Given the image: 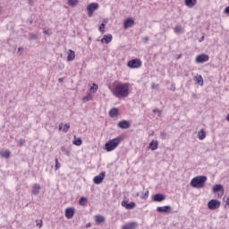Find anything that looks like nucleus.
<instances>
[{
  "label": "nucleus",
  "mask_w": 229,
  "mask_h": 229,
  "mask_svg": "<svg viewBox=\"0 0 229 229\" xmlns=\"http://www.w3.org/2000/svg\"><path fill=\"white\" fill-rule=\"evenodd\" d=\"M75 140L72 141V144H74V146H81V144H83V140H81V138H76V136H74Z\"/></svg>",
  "instance_id": "393cba45"
},
{
  "label": "nucleus",
  "mask_w": 229,
  "mask_h": 229,
  "mask_svg": "<svg viewBox=\"0 0 229 229\" xmlns=\"http://www.w3.org/2000/svg\"><path fill=\"white\" fill-rule=\"evenodd\" d=\"M117 114H118L117 108H112V109L109 111V115H110V117H115V116H117Z\"/></svg>",
  "instance_id": "a878e982"
},
{
  "label": "nucleus",
  "mask_w": 229,
  "mask_h": 229,
  "mask_svg": "<svg viewBox=\"0 0 229 229\" xmlns=\"http://www.w3.org/2000/svg\"><path fill=\"white\" fill-rule=\"evenodd\" d=\"M37 38H38V34H33V33L29 34V40H37Z\"/></svg>",
  "instance_id": "c85d7f7f"
},
{
  "label": "nucleus",
  "mask_w": 229,
  "mask_h": 229,
  "mask_svg": "<svg viewBox=\"0 0 229 229\" xmlns=\"http://www.w3.org/2000/svg\"><path fill=\"white\" fill-rule=\"evenodd\" d=\"M100 42L102 44H110L112 42V34L104 35Z\"/></svg>",
  "instance_id": "2eb2a0df"
},
{
  "label": "nucleus",
  "mask_w": 229,
  "mask_h": 229,
  "mask_svg": "<svg viewBox=\"0 0 229 229\" xmlns=\"http://www.w3.org/2000/svg\"><path fill=\"white\" fill-rule=\"evenodd\" d=\"M37 226H38L39 228H41V226H42V220H40V223H38V224H37Z\"/></svg>",
  "instance_id": "09e8293b"
},
{
  "label": "nucleus",
  "mask_w": 229,
  "mask_h": 229,
  "mask_svg": "<svg viewBox=\"0 0 229 229\" xmlns=\"http://www.w3.org/2000/svg\"><path fill=\"white\" fill-rule=\"evenodd\" d=\"M209 59L210 57L208 56V55L201 54L196 57L195 61L196 64H205V62H208Z\"/></svg>",
  "instance_id": "6e6552de"
},
{
  "label": "nucleus",
  "mask_w": 229,
  "mask_h": 229,
  "mask_svg": "<svg viewBox=\"0 0 229 229\" xmlns=\"http://www.w3.org/2000/svg\"><path fill=\"white\" fill-rule=\"evenodd\" d=\"M207 182V176L205 175H199L197 177H194L191 181V185L194 189H203L205 187V182Z\"/></svg>",
  "instance_id": "f03ea898"
},
{
  "label": "nucleus",
  "mask_w": 229,
  "mask_h": 229,
  "mask_svg": "<svg viewBox=\"0 0 229 229\" xmlns=\"http://www.w3.org/2000/svg\"><path fill=\"white\" fill-rule=\"evenodd\" d=\"M105 26H106V23L102 22L98 28V30H99L100 33H102V35H103V33H105Z\"/></svg>",
  "instance_id": "473e14b6"
},
{
  "label": "nucleus",
  "mask_w": 229,
  "mask_h": 229,
  "mask_svg": "<svg viewBox=\"0 0 229 229\" xmlns=\"http://www.w3.org/2000/svg\"><path fill=\"white\" fill-rule=\"evenodd\" d=\"M226 121L229 123V114L226 115Z\"/></svg>",
  "instance_id": "603ef678"
},
{
  "label": "nucleus",
  "mask_w": 229,
  "mask_h": 229,
  "mask_svg": "<svg viewBox=\"0 0 229 229\" xmlns=\"http://www.w3.org/2000/svg\"><path fill=\"white\" fill-rule=\"evenodd\" d=\"M92 99V94L88 93L86 97L83 98L84 101H90Z\"/></svg>",
  "instance_id": "c9c22d12"
},
{
  "label": "nucleus",
  "mask_w": 229,
  "mask_h": 229,
  "mask_svg": "<svg viewBox=\"0 0 229 229\" xmlns=\"http://www.w3.org/2000/svg\"><path fill=\"white\" fill-rule=\"evenodd\" d=\"M65 217L67 219H72L74 217V208H68L65 209Z\"/></svg>",
  "instance_id": "4468645a"
},
{
  "label": "nucleus",
  "mask_w": 229,
  "mask_h": 229,
  "mask_svg": "<svg viewBox=\"0 0 229 229\" xmlns=\"http://www.w3.org/2000/svg\"><path fill=\"white\" fill-rule=\"evenodd\" d=\"M149 149L152 151H156V149H158V140H152L148 145Z\"/></svg>",
  "instance_id": "412c9836"
},
{
  "label": "nucleus",
  "mask_w": 229,
  "mask_h": 229,
  "mask_svg": "<svg viewBox=\"0 0 229 229\" xmlns=\"http://www.w3.org/2000/svg\"><path fill=\"white\" fill-rule=\"evenodd\" d=\"M148 194H149V191H147L144 194V196L142 197L143 199H148Z\"/></svg>",
  "instance_id": "58836bf2"
},
{
  "label": "nucleus",
  "mask_w": 229,
  "mask_h": 229,
  "mask_svg": "<svg viewBox=\"0 0 229 229\" xmlns=\"http://www.w3.org/2000/svg\"><path fill=\"white\" fill-rule=\"evenodd\" d=\"M55 169H60V165H58V159H55Z\"/></svg>",
  "instance_id": "c03bdc74"
},
{
  "label": "nucleus",
  "mask_w": 229,
  "mask_h": 229,
  "mask_svg": "<svg viewBox=\"0 0 229 229\" xmlns=\"http://www.w3.org/2000/svg\"><path fill=\"white\" fill-rule=\"evenodd\" d=\"M195 80L199 85L203 86V77H201V75H199V77H195Z\"/></svg>",
  "instance_id": "7c9ffc66"
},
{
  "label": "nucleus",
  "mask_w": 229,
  "mask_h": 229,
  "mask_svg": "<svg viewBox=\"0 0 229 229\" xmlns=\"http://www.w3.org/2000/svg\"><path fill=\"white\" fill-rule=\"evenodd\" d=\"M153 112H154V114H157H157H160V111H159L158 109H157V108L154 109Z\"/></svg>",
  "instance_id": "de8ad7c7"
},
{
  "label": "nucleus",
  "mask_w": 229,
  "mask_h": 229,
  "mask_svg": "<svg viewBox=\"0 0 229 229\" xmlns=\"http://www.w3.org/2000/svg\"><path fill=\"white\" fill-rule=\"evenodd\" d=\"M174 33H175L176 35H182L185 33V29H183L180 25H176L175 28L174 29Z\"/></svg>",
  "instance_id": "f3484780"
},
{
  "label": "nucleus",
  "mask_w": 229,
  "mask_h": 229,
  "mask_svg": "<svg viewBox=\"0 0 229 229\" xmlns=\"http://www.w3.org/2000/svg\"><path fill=\"white\" fill-rule=\"evenodd\" d=\"M219 207H221V201H219L217 199H211L208 203V208L209 210H217V208H219Z\"/></svg>",
  "instance_id": "39448f33"
},
{
  "label": "nucleus",
  "mask_w": 229,
  "mask_h": 229,
  "mask_svg": "<svg viewBox=\"0 0 229 229\" xmlns=\"http://www.w3.org/2000/svg\"><path fill=\"white\" fill-rule=\"evenodd\" d=\"M69 128H71V124H70V123H65V124H64V129H63V131H64V133H67V131H69Z\"/></svg>",
  "instance_id": "f704fd0d"
},
{
  "label": "nucleus",
  "mask_w": 229,
  "mask_h": 229,
  "mask_svg": "<svg viewBox=\"0 0 229 229\" xmlns=\"http://www.w3.org/2000/svg\"><path fill=\"white\" fill-rule=\"evenodd\" d=\"M152 199H153V201L161 203V201H164V199H165V195H164L162 193H157L152 197Z\"/></svg>",
  "instance_id": "ddd939ff"
},
{
  "label": "nucleus",
  "mask_w": 229,
  "mask_h": 229,
  "mask_svg": "<svg viewBox=\"0 0 229 229\" xmlns=\"http://www.w3.org/2000/svg\"><path fill=\"white\" fill-rule=\"evenodd\" d=\"M24 142H26L24 140H18V144L20 147L24 146Z\"/></svg>",
  "instance_id": "4c0bfd02"
},
{
  "label": "nucleus",
  "mask_w": 229,
  "mask_h": 229,
  "mask_svg": "<svg viewBox=\"0 0 229 229\" xmlns=\"http://www.w3.org/2000/svg\"><path fill=\"white\" fill-rule=\"evenodd\" d=\"M40 193V185L38 183L33 184L32 186V194L34 196H38V194Z\"/></svg>",
  "instance_id": "a211bd4d"
},
{
  "label": "nucleus",
  "mask_w": 229,
  "mask_h": 229,
  "mask_svg": "<svg viewBox=\"0 0 229 229\" xmlns=\"http://www.w3.org/2000/svg\"><path fill=\"white\" fill-rule=\"evenodd\" d=\"M24 51V48L23 47H19L18 48V53L19 55H22V52Z\"/></svg>",
  "instance_id": "ea45409f"
},
{
  "label": "nucleus",
  "mask_w": 229,
  "mask_h": 229,
  "mask_svg": "<svg viewBox=\"0 0 229 229\" xmlns=\"http://www.w3.org/2000/svg\"><path fill=\"white\" fill-rule=\"evenodd\" d=\"M198 137H199V140H205V139L207 137V132H205L204 129H201L200 131H199Z\"/></svg>",
  "instance_id": "4be33fe9"
},
{
  "label": "nucleus",
  "mask_w": 229,
  "mask_h": 229,
  "mask_svg": "<svg viewBox=\"0 0 229 229\" xmlns=\"http://www.w3.org/2000/svg\"><path fill=\"white\" fill-rule=\"evenodd\" d=\"M127 65L128 67H130V69H139L142 67V61H140V59L138 58L132 59L128 62Z\"/></svg>",
  "instance_id": "20e7f679"
},
{
  "label": "nucleus",
  "mask_w": 229,
  "mask_h": 229,
  "mask_svg": "<svg viewBox=\"0 0 229 229\" xmlns=\"http://www.w3.org/2000/svg\"><path fill=\"white\" fill-rule=\"evenodd\" d=\"M121 140H123V139H121V137H117V138L108 140V142H106L105 144L106 151H107V152L114 151V149H115V148H117V146H119V144H121Z\"/></svg>",
  "instance_id": "7ed1b4c3"
},
{
  "label": "nucleus",
  "mask_w": 229,
  "mask_h": 229,
  "mask_svg": "<svg viewBox=\"0 0 229 229\" xmlns=\"http://www.w3.org/2000/svg\"><path fill=\"white\" fill-rule=\"evenodd\" d=\"M62 124H64V123H61V124L59 125V130H62V129H63Z\"/></svg>",
  "instance_id": "864d4df0"
},
{
  "label": "nucleus",
  "mask_w": 229,
  "mask_h": 229,
  "mask_svg": "<svg viewBox=\"0 0 229 229\" xmlns=\"http://www.w3.org/2000/svg\"><path fill=\"white\" fill-rule=\"evenodd\" d=\"M117 126L121 128V130H128V128H130V122L122 120L118 123Z\"/></svg>",
  "instance_id": "f8f14e48"
},
{
  "label": "nucleus",
  "mask_w": 229,
  "mask_h": 229,
  "mask_svg": "<svg viewBox=\"0 0 229 229\" xmlns=\"http://www.w3.org/2000/svg\"><path fill=\"white\" fill-rule=\"evenodd\" d=\"M88 203V199L86 197H81L80 200H79V205H81V207H85Z\"/></svg>",
  "instance_id": "b1692460"
},
{
  "label": "nucleus",
  "mask_w": 229,
  "mask_h": 229,
  "mask_svg": "<svg viewBox=\"0 0 229 229\" xmlns=\"http://www.w3.org/2000/svg\"><path fill=\"white\" fill-rule=\"evenodd\" d=\"M112 94L121 99V98H128L130 96V84L118 83L111 90Z\"/></svg>",
  "instance_id": "f257e3e1"
},
{
  "label": "nucleus",
  "mask_w": 229,
  "mask_h": 229,
  "mask_svg": "<svg viewBox=\"0 0 229 229\" xmlns=\"http://www.w3.org/2000/svg\"><path fill=\"white\" fill-rule=\"evenodd\" d=\"M62 81H64V79H63V78L58 79V82H59V83H62Z\"/></svg>",
  "instance_id": "3c124183"
},
{
  "label": "nucleus",
  "mask_w": 229,
  "mask_h": 229,
  "mask_svg": "<svg viewBox=\"0 0 229 229\" xmlns=\"http://www.w3.org/2000/svg\"><path fill=\"white\" fill-rule=\"evenodd\" d=\"M149 41V38L148 37H145L144 38V44H148V42Z\"/></svg>",
  "instance_id": "37998d69"
},
{
  "label": "nucleus",
  "mask_w": 229,
  "mask_h": 229,
  "mask_svg": "<svg viewBox=\"0 0 229 229\" xmlns=\"http://www.w3.org/2000/svg\"><path fill=\"white\" fill-rule=\"evenodd\" d=\"M138 224L136 222L128 223L122 227V229H136Z\"/></svg>",
  "instance_id": "aec40b11"
},
{
  "label": "nucleus",
  "mask_w": 229,
  "mask_h": 229,
  "mask_svg": "<svg viewBox=\"0 0 229 229\" xmlns=\"http://www.w3.org/2000/svg\"><path fill=\"white\" fill-rule=\"evenodd\" d=\"M224 12H225V13L229 15V6L225 7Z\"/></svg>",
  "instance_id": "79ce46f5"
},
{
  "label": "nucleus",
  "mask_w": 229,
  "mask_h": 229,
  "mask_svg": "<svg viewBox=\"0 0 229 229\" xmlns=\"http://www.w3.org/2000/svg\"><path fill=\"white\" fill-rule=\"evenodd\" d=\"M96 221L97 223H103L105 221V217L103 216H97Z\"/></svg>",
  "instance_id": "72a5a7b5"
},
{
  "label": "nucleus",
  "mask_w": 229,
  "mask_h": 229,
  "mask_svg": "<svg viewBox=\"0 0 229 229\" xmlns=\"http://www.w3.org/2000/svg\"><path fill=\"white\" fill-rule=\"evenodd\" d=\"M228 206L229 207V197L226 198L225 199V207Z\"/></svg>",
  "instance_id": "a18cd8bd"
},
{
  "label": "nucleus",
  "mask_w": 229,
  "mask_h": 229,
  "mask_svg": "<svg viewBox=\"0 0 229 229\" xmlns=\"http://www.w3.org/2000/svg\"><path fill=\"white\" fill-rule=\"evenodd\" d=\"M12 154L10 153V150H2L0 151V157L2 158H9Z\"/></svg>",
  "instance_id": "5701e85b"
},
{
  "label": "nucleus",
  "mask_w": 229,
  "mask_h": 229,
  "mask_svg": "<svg viewBox=\"0 0 229 229\" xmlns=\"http://www.w3.org/2000/svg\"><path fill=\"white\" fill-rule=\"evenodd\" d=\"M160 137L165 140V139H167V133L165 131H163L161 132Z\"/></svg>",
  "instance_id": "e433bc0d"
},
{
  "label": "nucleus",
  "mask_w": 229,
  "mask_h": 229,
  "mask_svg": "<svg viewBox=\"0 0 229 229\" xmlns=\"http://www.w3.org/2000/svg\"><path fill=\"white\" fill-rule=\"evenodd\" d=\"M157 87H158V84H156L155 82L151 84V89H155Z\"/></svg>",
  "instance_id": "a19ab883"
},
{
  "label": "nucleus",
  "mask_w": 229,
  "mask_h": 229,
  "mask_svg": "<svg viewBox=\"0 0 229 229\" xmlns=\"http://www.w3.org/2000/svg\"><path fill=\"white\" fill-rule=\"evenodd\" d=\"M61 151H63V153H64V155H66V157H71V149H69L65 147H62Z\"/></svg>",
  "instance_id": "bb28decb"
},
{
  "label": "nucleus",
  "mask_w": 229,
  "mask_h": 229,
  "mask_svg": "<svg viewBox=\"0 0 229 229\" xmlns=\"http://www.w3.org/2000/svg\"><path fill=\"white\" fill-rule=\"evenodd\" d=\"M69 6L74 7L78 4V0H68Z\"/></svg>",
  "instance_id": "2f4dec72"
},
{
  "label": "nucleus",
  "mask_w": 229,
  "mask_h": 229,
  "mask_svg": "<svg viewBox=\"0 0 229 229\" xmlns=\"http://www.w3.org/2000/svg\"><path fill=\"white\" fill-rule=\"evenodd\" d=\"M203 40H205V36H202V37L199 39V42H203Z\"/></svg>",
  "instance_id": "49530a36"
},
{
  "label": "nucleus",
  "mask_w": 229,
  "mask_h": 229,
  "mask_svg": "<svg viewBox=\"0 0 229 229\" xmlns=\"http://www.w3.org/2000/svg\"><path fill=\"white\" fill-rule=\"evenodd\" d=\"M45 35H49V30H44Z\"/></svg>",
  "instance_id": "8fccbe9b"
},
{
  "label": "nucleus",
  "mask_w": 229,
  "mask_h": 229,
  "mask_svg": "<svg viewBox=\"0 0 229 229\" xmlns=\"http://www.w3.org/2000/svg\"><path fill=\"white\" fill-rule=\"evenodd\" d=\"M122 207H123L124 208H126L127 210H133V208H135V207L137 206L135 204V202H130L128 203V200H123L121 203Z\"/></svg>",
  "instance_id": "9d476101"
},
{
  "label": "nucleus",
  "mask_w": 229,
  "mask_h": 229,
  "mask_svg": "<svg viewBox=\"0 0 229 229\" xmlns=\"http://www.w3.org/2000/svg\"><path fill=\"white\" fill-rule=\"evenodd\" d=\"M106 176V172H101L98 175L94 177L93 182L96 185H99L100 183H103V181L105 180Z\"/></svg>",
  "instance_id": "0eeeda50"
},
{
  "label": "nucleus",
  "mask_w": 229,
  "mask_h": 229,
  "mask_svg": "<svg viewBox=\"0 0 229 229\" xmlns=\"http://www.w3.org/2000/svg\"><path fill=\"white\" fill-rule=\"evenodd\" d=\"M196 3H198V0H184V4L188 6V8H194Z\"/></svg>",
  "instance_id": "dca6fc26"
},
{
  "label": "nucleus",
  "mask_w": 229,
  "mask_h": 229,
  "mask_svg": "<svg viewBox=\"0 0 229 229\" xmlns=\"http://www.w3.org/2000/svg\"><path fill=\"white\" fill-rule=\"evenodd\" d=\"M220 191H223V185L216 184L213 187V192H219Z\"/></svg>",
  "instance_id": "cd10ccee"
},
{
  "label": "nucleus",
  "mask_w": 229,
  "mask_h": 229,
  "mask_svg": "<svg viewBox=\"0 0 229 229\" xmlns=\"http://www.w3.org/2000/svg\"><path fill=\"white\" fill-rule=\"evenodd\" d=\"M99 8V4L98 3H91L87 6L88 10V16L92 17V14Z\"/></svg>",
  "instance_id": "423d86ee"
},
{
  "label": "nucleus",
  "mask_w": 229,
  "mask_h": 229,
  "mask_svg": "<svg viewBox=\"0 0 229 229\" xmlns=\"http://www.w3.org/2000/svg\"><path fill=\"white\" fill-rule=\"evenodd\" d=\"M171 210H173V208H171V206H163L157 208V212H158L159 214H170Z\"/></svg>",
  "instance_id": "1a4fd4ad"
},
{
  "label": "nucleus",
  "mask_w": 229,
  "mask_h": 229,
  "mask_svg": "<svg viewBox=\"0 0 229 229\" xmlns=\"http://www.w3.org/2000/svg\"><path fill=\"white\" fill-rule=\"evenodd\" d=\"M76 58V54L73 50L69 49L68 50V55H67V62H72Z\"/></svg>",
  "instance_id": "6ab92c4d"
},
{
  "label": "nucleus",
  "mask_w": 229,
  "mask_h": 229,
  "mask_svg": "<svg viewBox=\"0 0 229 229\" xmlns=\"http://www.w3.org/2000/svg\"><path fill=\"white\" fill-rule=\"evenodd\" d=\"M98 89H99V87L94 83L93 86L90 87V90L91 92H93V94H96L98 92Z\"/></svg>",
  "instance_id": "c756f323"
},
{
  "label": "nucleus",
  "mask_w": 229,
  "mask_h": 229,
  "mask_svg": "<svg viewBox=\"0 0 229 229\" xmlns=\"http://www.w3.org/2000/svg\"><path fill=\"white\" fill-rule=\"evenodd\" d=\"M89 226H90V224L86 225V228H89Z\"/></svg>",
  "instance_id": "5fc2aeb1"
},
{
  "label": "nucleus",
  "mask_w": 229,
  "mask_h": 229,
  "mask_svg": "<svg viewBox=\"0 0 229 229\" xmlns=\"http://www.w3.org/2000/svg\"><path fill=\"white\" fill-rule=\"evenodd\" d=\"M135 24V21L133 18H127L123 22L124 30H128V28H131Z\"/></svg>",
  "instance_id": "9b49d317"
}]
</instances>
